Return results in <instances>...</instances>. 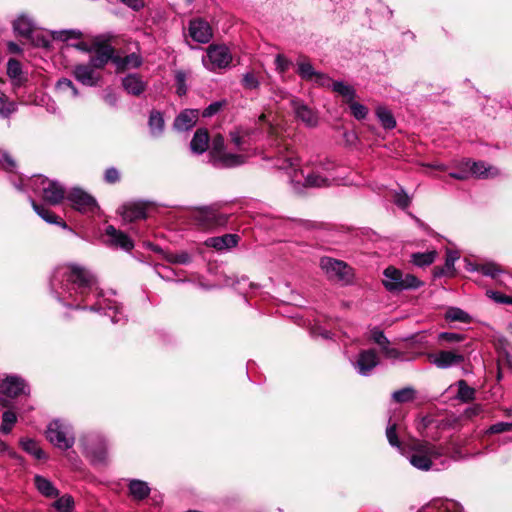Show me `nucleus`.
I'll use <instances>...</instances> for the list:
<instances>
[{
  "label": "nucleus",
  "mask_w": 512,
  "mask_h": 512,
  "mask_svg": "<svg viewBox=\"0 0 512 512\" xmlns=\"http://www.w3.org/2000/svg\"><path fill=\"white\" fill-rule=\"evenodd\" d=\"M87 437L91 439L92 444L98 446H107L109 444L108 438L101 432H90Z\"/></svg>",
  "instance_id": "61"
},
{
  "label": "nucleus",
  "mask_w": 512,
  "mask_h": 512,
  "mask_svg": "<svg viewBox=\"0 0 512 512\" xmlns=\"http://www.w3.org/2000/svg\"><path fill=\"white\" fill-rule=\"evenodd\" d=\"M7 75L11 79L14 88L22 86L26 81L21 63L14 58L9 59L7 62Z\"/></svg>",
  "instance_id": "26"
},
{
  "label": "nucleus",
  "mask_w": 512,
  "mask_h": 512,
  "mask_svg": "<svg viewBox=\"0 0 512 512\" xmlns=\"http://www.w3.org/2000/svg\"><path fill=\"white\" fill-rule=\"evenodd\" d=\"M241 85L246 90H255L260 86V81L253 71H249L243 74Z\"/></svg>",
  "instance_id": "46"
},
{
  "label": "nucleus",
  "mask_w": 512,
  "mask_h": 512,
  "mask_svg": "<svg viewBox=\"0 0 512 512\" xmlns=\"http://www.w3.org/2000/svg\"><path fill=\"white\" fill-rule=\"evenodd\" d=\"M16 111V102L10 101L4 93H0V117L4 119L9 118Z\"/></svg>",
  "instance_id": "40"
},
{
  "label": "nucleus",
  "mask_w": 512,
  "mask_h": 512,
  "mask_svg": "<svg viewBox=\"0 0 512 512\" xmlns=\"http://www.w3.org/2000/svg\"><path fill=\"white\" fill-rule=\"evenodd\" d=\"M34 211L47 223L56 224L63 229L67 228V224L61 220L52 211L46 208L44 205L36 203L32 198H29Z\"/></svg>",
  "instance_id": "27"
},
{
  "label": "nucleus",
  "mask_w": 512,
  "mask_h": 512,
  "mask_svg": "<svg viewBox=\"0 0 512 512\" xmlns=\"http://www.w3.org/2000/svg\"><path fill=\"white\" fill-rule=\"evenodd\" d=\"M439 341H445L448 343H458L465 339L463 334L454 333V332H441L438 335Z\"/></svg>",
  "instance_id": "54"
},
{
  "label": "nucleus",
  "mask_w": 512,
  "mask_h": 512,
  "mask_svg": "<svg viewBox=\"0 0 512 512\" xmlns=\"http://www.w3.org/2000/svg\"><path fill=\"white\" fill-rule=\"evenodd\" d=\"M50 287L57 300L68 308L101 313L110 317L113 324L126 320L122 305L100 292L95 276L83 266H58L53 272Z\"/></svg>",
  "instance_id": "1"
},
{
  "label": "nucleus",
  "mask_w": 512,
  "mask_h": 512,
  "mask_svg": "<svg viewBox=\"0 0 512 512\" xmlns=\"http://www.w3.org/2000/svg\"><path fill=\"white\" fill-rule=\"evenodd\" d=\"M224 138L218 134L212 140L211 162L215 167L233 168L242 165L245 157L240 154L227 153L223 151Z\"/></svg>",
  "instance_id": "7"
},
{
  "label": "nucleus",
  "mask_w": 512,
  "mask_h": 512,
  "mask_svg": "<svg viewBox=\"0 0 512 512\" xmlns=\"http://www.w3.org/2000/svg\"><path fill=\"white\" fill-rule=\"evenodd\" d=\"M459 254L455 251H448L446 255L445 264L443 266L435 267L434 276L441 277L445 275H453L454 264L458 260Z\"/></svg>",
  "instance_id": "31"
},
{
  "label": "nucleus",
  "mask_w": 512,
  "mask_h": 512,
  "mask_svg": "<svg viewBox=\"0 0 512 512\" xmlns=\"http://www.w3.org/2000/svg\"><path fill=\"white\" fill-rule=\"evenodd\" d=\"M297 73L305 81H311L314 79L317 71L314 69L312 64L306 59H299L297 61Z\"/></svg>",
  "instance_id": "39"
},
{
  "label": "nucleus",
  "mask_w": 512,
  "mask_h": 512,
  "mask_svg": "<svg viewBox=\"0 0 512 512\" xmlns=\"http://www.w3.org/2000/svg\"><path fill=\"white\" fill-rule=\"evenodd\" d=\"M429 361L440 369H448L464 362L465 357L457 351L441 350L428 355Z\"/></svg>",
  "instance_id": "13"
},
{
  "label": "nucleus",
  "mask_w": 512,
  "mask_h": 512,
  "mask_svg": "<svg viewBox=\"0 0 512 512\" xmlns=\"http://www.w3.org/2000/svg\"><path fill=\"white\" fill-rule=\"evenodd\" d=\"M371 339L379 345L380 349L386 344H390L388 338L384 335L383 331L378 328H374L371 330Z\"/></svg>",
  "instance_id": "57"
},
{
  "label": "nucleus",
  "mask_w": 512,
  "mask_h": 512,
  "mask_svg": "<svg viewBox=\"0 0 512 512\" xmlns=\"http://www.w3.org/2000/svg\"><path fill=\"white\" fill-rule=\"evenodd\" d=\"M209 144V134L206 129L199 128L196 130L191 142H190V148L192 152L196 154H202L204 153Z\"/></svg>",
  "instance_id": "28"
},
{
  "label": "nucleus",
  "mask_w": 512,
  "mask_h": 512,
  "mask_svg": "<svg viewBox=\"0 0 512 512\" xmlns=\"http://www.w3.org/2000/svg\"><path fill=\"white\" fill-rule=\"evenodd\" d=\"M239 237L235 234H225L222 236L211 237L205 241L206 246L212 247L218 251L228 250L238 244Z\"/></svg>",
  "instance_id": "23"
},
{
  "label": "nucleus",
  "mask_w": 512,
  "mask_h": 512,
  "mask_svg": "<svg viewBox=\"0 0 512 512\" xmlns=\"http://www.w3.org/2000/svg\"><path fill=\"white\" fill-rule=\"evenodd\" d=\"M129 492L135 500H143L149 495L150 488L148 483L134 479L129 483Z\"/></svg>",
  "instance_id": "34"
},
{
  "label": "nucleus",
  "mask_w": 512,
  "mask_h": 512,
  "mask_svg": "<svg viewBox=\"0 0 512 512\" xmlns=\"http://www.w3.org/2000/svg\"><path fill=\"white\" fill-rule=\"evenodd\" d=\"M407 457L414 467L428 470L430 468L438 469L436 461L441 457V454L438 450H414V453Z\"/></svg>",
  "instance_id": "12"
},
{
  "label": "nucleus",
  "mask_w": 512,
  "mask_h": 512,
  "mask_svg": "<svg viewBox=\"0 0 512 512\" xmlns=\"http://www.w3.org/2000/svg\"><path fill=\"white\" fill-rule=\"evenodd\" d=\"M87 451V457L94 463V464H101L105 461L107 454L106 450H86Z\"/></svg>",
  "instance_id": "56"
},
{
  "label": "nucleus",
  "mask_w": 512,
  "mask_h": 512,
  "mask_svg": "<svg viewBox=\"0 0 512 512\" xmlns=\"http://www.w3.org/2000/svg\"><path fill=\"white\" fill-rule=\"evenodd\" d=\"M35 486L38 489V491L46 496V497H56L58 495V490L54 487L51 481L48 479L42 477V476H35L34 478Z\"/></svg>",
  "instance_id": "35"
},
{
  "label": "nucleus",
  "mask_w": 512,
  "mask_h": 512,
  "mask_svg": "<svg viewBox=\"0 0 512 512\" xmlns=\"http://www.w3.org/2000/svg\"><path fill=\"white\" fill-rule=\"evenodd\" d=\"M54 507L59 512H71L74 508V499L70 495H64L55 501Z\"/></svg>",
  "instance_id": "49"
},
{
  "label": "nucleus",
  "mask_w": 512,
  "mask_h": 512,
  "mask_svg": "<svg viewBox=\"0 0 512 512\" xmlns=\"http://www.w3.org/2000/svg\"><path fill=\"white\" fill-rule=\"evenodd\" d=\"M66 199L71 207L83 214H95L99 210L93 196L81 188L74 187L67 191Z\"/></svg>",
  "instance_id": "9"
},
{
  "label": "nucleus",
  "mask_w": 512,
  "mask_h": 512,
  "mask_svg": "<svg viewBox=\"0 0 512 512\" xmlns=\"http://www.w3.org/2000/svg\"><path fill=\"white\" fill-rule=\"evenodd\" d=\"M320 267L328 280L339 283L342 286L349 285L354 279V270L346 262L332 257H322Z\"/></svg>",
  "instance_id": "5"
},
{
  "label": "nucleus",
  "mask_w": 512,
  "mask_h": 512,
  "mask_svg": "<svg viewBox=\"0 0 512 512\" xmlns=\"http://www.w3.org/2000/svg\"><path fill=\"white\" fill-rule=\"evenodd\" d=\"M196 220L204 229H213L226 223L225 215L218 213L213 209H204L197 213Z\"/></svg>",
  "instance_id": "18"
},
{
  "label": "nucleus",
  "mask_w": 512,
  "mask_h": 512,
  "mask_svg": "<svg viewBox=\"0 0 512 512\" xmlns=\"http://www.w3.org/2000/svg\"><path fill=\"white\" fill-rule=\"evenodd\" d=\"M122 217L126 221H135L146 218V209L140 204H127L122 207Z\"/></svg>",
  "instance_id": "29"
},
{
  "label": "nucleus",
  "mask_w": 512,
  "mask_h": 512,
  "mask_svg": "<svg viewBox=\"0 0 512 512\" xmlns=\"http://www.w3.org/2000/svg\"><path fill=\"white\" fill-rule=\"evenodd\" d=\"M477 271H479L481 274L491 277L493 279H498L500 275L504 274V271L501 269V267L494 263V262H487L482 265H480L477 268Z\"/></svg>",
  "instance_id": "41"
},
{
  "label": "nucleus",
  "mask_w": 512,
  "mask_h": 512,
  "mask_svg": "<svg viewBox=\"0 0 512 512\" xmlns=\"http://www.w3.org/2000/svg\"><path fill=\"white\" fill-rule=\"evenodd\" d=\"M148 125L150 133L153 137L161 136L165 127V122L162 114L159 111H151Z\"/></svg>",
  "instance_id": "33"
},
{
  "label": "nucleus",
  "mask_w": 512,
  "mask_h": 512,
  "mask_svg": "<svg viewBox=\"0 0 512 512\" xmlns=\"http://www.w3.org/2000/svg\"><path fill=\"white\" fill-rule=\"evenodd\" d=\"M463 166L469 169L470 176L477 178L487 179L494 178L499 175L496 167L488 165L483 161H471L470 159L463 160Z\"/></svg>",
  "instance_id": "17"
},
{
  "label": "nucleus",
  "mask_w": 512,
  "mask_h": 512,
  "mask_svg": "<svg viewBox=\"0 0 512 512\" xmlns=\"http://www.w3.org/2000/svg\"><path fill=\"white\" fill-rule=\"evenodd\" d=\"M108 40L106 35H98L94 38L93 46L95 55L91 57L89 64L95 69L103 68L112 58H115L114 48L103 43Z\"/></svg>",
  "instance_id": "11"
},
{
  "label": "nucleus",
  "mask_w": 512,
  "mask_h": 512,
  "mask_svg": "<svg viewBox=\"0 0 512 512\" xmlns=\"http://www.w3.org/2000/svg\"><path fill=\"white\" fill-rule=\"evenodd\" d=\"M436 255L437 252L435 250L413 253L411 255V262L418 267L429 266L435 261Z\"/></svg>",
  "instance_id": "37"
},
{
  "label": "nucleus",
  "mask_w": 512,
  "mask_h": 512,
  "mask_svg": "<svg viewBox=\"0 0 512 512\" xmlns=\"http://www.w3.org/2000/svg\"><path fill=\"white\" fill-rule=\"evenodd\" d=\"M17 421V416L15 412L11 410H6L2 414V424H1V431L4 433H8L11 431L12 427Z\"/></svg>",
  "instance_id": "48"
},
{
  "label": "nucleus",
  "mask_w": 512,
  "mask_h": 512,
  "mask_svg": "<svg viewBox=\"0 0 512 512\" xmlns=\"http://www.w3.org/2000/svg\"><path fill=\"white\" fill-rule=\"evenodd\" d=\"M445 320L449 322H460L464 324H469L472 322L473 318L466 311L459 307H448L445 311Z\"/></svg>",
  "instance_id": "30"
},
{
  "label": "nucleus",
  "mask_w": 512,
  "mask_h": 512,
  "mask_svg": "<svg viewBox=\"0 0 512 512\" xmlns=\"http://www.w3.org/2000/svg\"><path fill=\"white\" fill-rule=\"evenodd\" d=\"M379 364V357L374 349L362 350L353 366L361 376H369Z\"/></svg>",
  "instance_id": "14"
},
{
  "label": "nucleus",
  "mask_w": 512,
  "mask_h": 512,
  "mask_svg": "<svg viewBox=\"0 0 512 512\" xmlns=\"http://www.w3.org/2000/svg\"><path fill=\"white\" fill-rule=\"evenodd\" d=\"M382 283L389 292H401L404 290H416L423 285V282L411 273H405L393 266L387 267L384 272Z\"/></svg>",
  "instance_id": "3"
},
{
  "label": "nucleus",
  "mask_w": 512,
  "mask_h": 512,
  "mask_svg": "<svg viewBox=\"0 0 512 512\" xmlns=\"http://www.w3.org/2000/svg\"><path fill=\"white\" fill-rule=\"evenodd\" d=\"M487 295L489 298L493 299L496 303L512 305V297L511 296H507L500 292L492 291V290L487 291Z\"/></svg>",
  "instance_id": "58"
},
{
  "label": "nucleus",
  "mask_w": 512,
  "mask_h": 512,
  "mask_svg": "<svg viewBox=\"0 0 512 512\" xmlns=\"http://www.w3.org/2000/svg\"><path fill=\"white\" fill-rule=\"evenodd\" d=\"M56 90L60 93H69L73 98L79 96V91L73 82L68 78H61L56 83Z\"/></svg>",
  "instance_id": "43"
},
{
  "label": "nucleus",
  "mask_w": 512,
  "mask_h": 512,
  "mask_svg": "<svg viewBox=\"0 0 512 512\" xmlns=\"http://www.w3.org/2000/svg\"><path fill=\"white\" fill-rule=\"evenodd\" d=\"M198 116L197 109H186L175 118L173 126L178 131H187L195 126Z\"/></svg>",
  "instance_id": "22"
},
{
  "label": "nucleus",
  "mask_w": 512,
  "mask_h": 512,
  "mask_svg": "<svg viewBox=\"0 0 512 512\" xmlns=\"http://www.w3.org/2000/svg\"><path fill=\"white\" fill-rule=\"evenodd\" d=\"M310 82H313L316 85L322 86V87H330V86L332 87V83H333V81L331 80V78L328 75L318 72V71H317L316 75L314 76V79H312Z\"/></svg>",
  "instance_id": "62"
},
{
  "label": "nucleus",
  "mask_w": 512,
  "mask_h": 512,
  "mask_svg": "<svg viewBox=\"0 0 512 512\" xmlns=\"http://www.w3.org/2000/svg\"><path fill=\"white\" fill-rule=\"evenodd\" d=\"M122 87L128 94L140 96L146 90L147 83L142 79L141 75L131 73L122 79Z\"/></svg>",
  "instance_id": "21"
},
{
  "label": "nucleus",
  "mask_w": 512,
  "mask_h": 512,
  "mask_svg": "<svg viewBox=\"0 0 512 512\" xmlns=\"http://www.w3.org/2000/svg\"><path fill=\"white\" fill-rule=\"evenodd\" d=\"M112 63L116 66L118 71H124L126 69L140 67L142 64V57L136 53H131L125 56L115 55V58H112Z\"/></svg>",
  "instance_id": "25"
},
{
  "label": "nucleus",
  "mask_w": 512,
  "mask_h": 512,
  "mask_svg": "<svg viewBox=\"0 0 512 512\" xmlns=\"http://www.w3.org/2000/svg\"><path fill=\"white\" fill-rule=\"evenodd\" d=\"M380 350L383 356L387 359L397 360L402 356V353L398 349L390 347V344H386Z\"/></svg>",
  "instance_id": "59"
},
{
  "label": "nucleus",
  "mask_w": 512,
  "mask_h": 512,
  "mask_svg": "<svg viewBox=\"0 0 512 512\" xmlns=\"http://www.w3.org/2000/svg\"><path fill=\"white\" fill-rule=\"evenodd\" d=\"M104 179L107 183H110V184L116 183L120 180V173L116 168L110 167V168L106 169L105 174H104Z\"/></svg>",
  "instance_id": "64"
},
{
  "label": "nucleus",
  "mask_w": 512,
  "mask_h": 512,
  "mask_svg": "<svg viewBox=\"0 0 512 512\" xmlns=\"http://www.w3.org/2000/svg\"><path fill=\"white\" fill-rule=\"evenodd\" d=\"M415 397V390L411 387H405L392 393V399L397 403L410 402Z\"/></svg>",
  "instance_id": "45"
},
{
  "label": "nucleus",
  "mask_w": 512,
  "mask_h": 512,
  "mask_svg": "<svg viewBox=\"0 0 512 512\" xmlns=\"http://www.w3.org/2000/svg\"><path fill=\"white\" fill-rule=\"evenodd\" d=\"M332 89L343 97L345 103H349L356 97V90L342 81H335L332 83Z\"/></svg>",
  "instance_id": "36"
},
{
  "label": "nucleus",
  "mask_w": 512,
  "mask_h": 512,
  "mask_svg": "<svg viewBox=\"0 0 512 512\" xmlns=\"http://www.w3.org/2000/svg\"><path fill=\"white\" fill-rule=\"evenodd\" d=\"M165 259L171 264L187 265L192 261V256L186 251L168 252Z\"/></svg>",
  "instance_id": "42"
},
{
  "label": "nucleus",
  "mask_w": 512,
  "mask_h": 512,
  "mask_svg": "<svg viewBox=\"0 0 512 512\" xmlns=\"http://www.w3.org/2000/svg\"><path fill=\"white\" fill-rule=\"evenodd\" d=\"M105 234L109 237V244L111 246L119 247L125 251H130L134 247L133 241L128 237V235L117 230L112 225L106 227Z\"/></svg>",
  "instance_id": "20"
},
{
  "label": "nucleus",
  "mask_w": 512,
  "mask_h": 512,
  "mask_svg": "<svg viewBox=\"0 0 512 512\" xmlns=\"http://www.w3.org/2000/svg\"><path fill=\"white\" fill-rule=\"evenodd\" d=\"M394 202L398 207L406 209L411 203V198L401 190L395 194Z\"/></svg>",
  "instance_id": "60"
},
{
  "label": "nucleus",
  "mask_w": 512,
  "mask_h": 512,
  "mask_svg": "<svg viewBox=\"0 0 512 512\" xmlns=\"http://www.w3.org/2000/svg\"><path fill=\"white\" fill-rule=\"evenodd\" d=\"M291 64H292V62L289 59H287L284 55H282V54H277L276 55V57H275V67H276V70L280 74L285 73L289 69Z\"/></svg>",
  "instance_id": "55"
},
{
  "label": "nucleus",
  "mask_w": 512,
  "mask_h": 512,
  "mask_svg": "<svg viewBox=\"0 0 512 512\" xmlns=\"http://www.w3.org/2000/svg\"><path fill=\"white\" fill-rule=\"evenodd\" d=\"M231 61L232 55L224 45H210L202 59L203 65L211 71L228 67Z\"/></svg>",
  "instance_id": "10"
},
{
  "label": "nucleus",
  "mask_w": 512,
  "mask_h": 512,
  "mask_svg": "<svg viewBox=\"0 0 512 512\" xmlns=\"http://www.w3.org/2000/svg\"><path fill=\"white\" fill-rule=\"evenodd\" d=\"M348 106H349V109H350V112L352 114V116L357 119V120H363L367 117L368 115V108L359 103V102H356L355 99L352 100L351 102L348 103Z\"/></svg>",
  "instance_id": "47"
},
{
  "label": "nucleus",
  "mask_w": 512,
  "mask_h": 512,
  "mask_svg": "<svg viewBox=\"0 0 512 512\" xmlns=\"http://www.w3.org/2000/svg\"><path fill=\"white\" fill-rule=\"evenodd\" d=\"M0 162L7 171L12 172L16 168L15 160L5 150H0Z\"/></svg>",
  "instance_id": "52"
},
{
  "label": "nucleus",
  "mask_w": 512,
  "mask_h": 512,
  "mask_svg": "<svg viewBox=\"0 0 512 512\" xmlns=\"http://www.w3.org/2000/svg\"><path fill=\"white\" fill-rule=\"evenodd\" d=\"M512 431V422H498L487 429L488 434H499Z\"/></svg>",
  "instance_id": "53"
},
{
  "label": "nucleus",
  "mask_w": 512,
  "mask_h": 512,
  "mask_svg": "<svg viewBox=\"0 0 512 512\" xmlns=\"http://www.w3.org/2000/svg\"><path fill=\"white\" fill-rule=\"evenodd\" d=\"M14 32L24 38H29L35 29V23L27 14H20L13 22Z\"/></svg>",
  "instance_id": "24"
},
{
  "label": "nucleus",
  "mask_w": 512,
  "mask_h": 512,
  "mask_svg": "<svg viewBox=\"0 0 512 512\" xmlns=\"http://www.w3.org/2000/svg\"><path fill=\"white\" fill-rule=\"evenodd\" d=\"M46 438L56 448H73L75 435L72 426L63 420L51 421L46 429Z\"/></svg>",
  "instance_id": "6"
},
{
  "label": "nucleus",
  "mask_w": 512,
  "mask_h": 512,
  "mask_svg": "<svg viewBox=\"0 0 512 512\" xmlns=\"http://www.w3.org/2000/svg\"><path fill=\"white\" fill-rule=\"evenodd\" d=\"M275 166L287 171L290 183L296 192H301L302 188H322L331 186L340 180L338 174L339 166L329 158L318 157L309 162L307 168L310 170L304 175L303 171H298V157L295 152L283 145L278 148L276 153Z\"/></svg>",
  "instance_id": "2"
},
{
  "label": "nucleus",
  "mask_w": 512,
  "mask_h": 512,
  "mask_svg": "<svg viewBox=\"0 0 512 512\" xmlns=\"http://www.w3.org/2000/svg\"><path fill=\"white\" fill-rule=\"evenodd\" d=\"M454 386L457 387L456 399L467 403L471 402L476 397V390L470 387L465 380H458Z\"/></svg>",
  "instance_id": "32"
},
{
  "label": "nucleus",
  "mask_w": 512,
  "mask_h": 512,
  "mask_svg": "<svg viewBox=\"0 0 512 512\" xmlns=\"http://www.w3.org/2000/svg\"><path fill=\"white\" fill-rule=\"evenodd\" d=\"M376 116L380 121L381 125L385 129H393L396 126V120L390 110L386 107L379 106L376 109Z\"/></svg>",
  "instance_id": "38"
},
{
  "label": "nucleus",
  "mask_w": 512,
  "mask_h": 512,
  "mask_svg": "<svg viewBox=\"0 0 512 512\" xmlns=\"http://www.w3.org/2000/svg\"><path fill=\"white\" fill-rule=\"evenodd\" d=\"M291 107L297 119L302 121L308 127H315L318 124L316 112L298 98H292Z\"/></svg>",
  "instance_id": "16"
},
{
  "label": "nucleus",
  "mask_w": 512,
  "mask_h": 512,
  "mask_svg": "<svg viewBox=\"0 0 512 512\" xmlns=\"http://www.w3.org/2000/svg\"><path fill=\"white\" fill-rule=\"evenodd\" d=\"M82 36L83 33L78 29L57 30L52 32L53 39L63 42L70 39H81Z\"/></svg>",
  "instance_id": "44"
},
{
  "label": "nucleus",
  "mask_w": 512,
  "mask_h": 512,
  "mask_svg": "<svg viewBox=\"0 0 512 512\" xmlns=\"http://www.w3.org/2000/svg\"><path fill=\"white\" fill-rule=\"evenodd\" d=\"M189 35L198 43H208L212 36V29L209 23L201 18L192 19L189 22Z\"/></svg>",
  "instance_id": "15"
},
{
  "label": "nucleus",
  "mask_w": 512,
  "mask_h": 512,
  "mask_svg": "<svg viewBox=\"0 0 512 512\" xmlns=\"http://www.w3.org/2000/svg\"><path fill=\"white\" fill-rule=\"evenodd\" d=\"M386 436L392 447L399 448V440L396 433V424H391L386 429Z\"/></svg>",
  "instance_id": "63"
},
{
  "label": "nucleus",
  "mask_w": 512,
  "mask_h": 512,
  "mask_svg": "<svg viewBox=\"0 0 512 512\" xmlns=\"http://www.w3.org/2000/svg\"><path fill=\"white\" fill-rule=\"evenodd\" d=\"M30 392L27 382L18 375L6 376L0 384V404L8 406L9 401L5 398H16L21 395H28Z\"/></svg>",
  "instance_id": "8"
},
{
  "label": "nucleus",
  "mask_w": 512,
  "mask_h": 512,
  "mask_svg": "<svg viewBox=\"0 0 512 512\" xmlns=\"http://www.w3.org/2000/svg\"><path fill=\"white\" fill-rule=\"evenodd\" d=\"M95 68L88 64L76 65L73 70L74 77L86 86H96L99 80V75L95 72Z\"/></svg>",
  "instance_id": "19"
},
{
  "label": "nucleus",
  "mask_w": 512,
  "mask_h": 512,
  "mask_svg": "<svg viewBox=\"0 0 512 512\" xmlns=\"http://www.w3.org/2000/svg\"><path fill=\"white\" fill-rule=\"evenodd\" d=\"M456 508V503L452 501H439L431 507L433 512H457Z\"/></svg>",
  "instance_id": "51"
},
{
  "label": "nucleus",
  "mask_w": 512,
  "mask_h": 512,
  "mask_svg": "<svg viewBox=\"0 0 512 512\" xmlns=\"http://www.w3.org/2000/svg\"><path fill=\"white\" fill-rule=\"evenodd\" d=\"M28 182L32 190L51 205H57L66 198L67 191L58 181L38 175L29 179Z\"/></svg>",
  "instance_id": "4"
},
{
  "label": "nucleus",
  "mask_w": 512,
  "mask_h": 512,
  "mask_svg": "<svg viewBox=\"0 0 512 512\" xmlns=\"http://www.w3.org/2000/svg\"><path fill=\"white\" fill-rule=\"evenodd\" d=\"M186 78V73L182 70L175 73L176 92L179 96H183L187 92Z\"/></svg>",
  "instance_id": "50"
}]
</instances>
